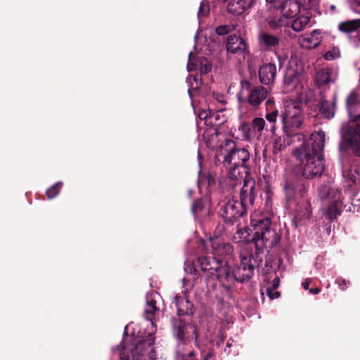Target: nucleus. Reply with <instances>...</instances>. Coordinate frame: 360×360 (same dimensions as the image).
<instances>
[{
    "label": "nucleus",
    "mask_w": 360,
    "mask_h": 360,
    "mask_svg": "<svg viewBox=\"0 0 360 360\" xmlns=\"http://www.w3.org/2000/svg\"><path fill=\"white\" fill-rule=\"evenodd\" d=\"M326 134L314 131L309 139L294 151V156L303 165L302 176L295 172L285 176L281 184L288 209L308 198L309 183L306 179L320 176L325 167L323 150Z\"/></svg>",
    "instance_id": "f257e3e1"
},
{
    "label": "nucleus",
    "mask_w": 360,
    "mask_h": 360,
    "mask_svg": "<svg viewBox=\"0 0 360 360\" xmlns=\"http://www.w3.org/2000/svg\"><path fill=\"white\" fill-rule=\"evenodd\" d=\"M155 331H140L137 335L127 337L112 349L113 354L120 360H155Z\"/></svg>",
    "instance_id": "f03ea898"
},
{
    "label": "nucleus",
    "mask_w": 360,
    "mask_h": 360,
    "mask_svg": "<svg viewBox=\"0 0 360 360\" xmlns=\"http://www.w3.org/2000/svg\"><path fill=\"white\" fill-rule=\"evenodd\" d=\"M222 163L229 170L228 177L230 180H239L249 174L248 163L250 160V153L244 147L239 146L232 139H226L222 146Z\"/></svg>",
    "instance_id": "7ed1b4c3"
},
{
    "label": "nucleus",
    "mask_w": 360,
    "mask_h": 360,
    "mask_svg": "<svg viewBox=\"0 0 360 360\" xmlns=\"http://www.w3.org/2000/svg\"><path fill=\"white\" fill-rule=\"evenodd\" d=\"M263 261L260 252L242 254L240 263L235 268L227 264L226 269H222L221 283L227 290H231L235 282L244 283L249 281L253 276L256 267H259Z\"/></svg>",
    "instance_id": "20e7f679"
},
{
    "label": "nucleus",
    "mask_w": 360,
    "mask_h": 360,
    "mask_svg": "<svg viewBox=\"0 0 360 360\" xmlns=\"http://www.w3.org/2000/svg\"><path fill=\"white\" fill-rule=\"evenodd\" d=\"M250 225L252 231V240L255 245V252L264 253V248L271 249L277 245L281 239V235L272 227L269 217L252 219Z\"/></svg>",
    "instance_id": "39448f33"
},
{
    "label": "nucleus",
    "mask_w": 360,
    "mask_h": 360,
    "mask_svg": "<svg viewBox=\"0 0 360 360\" xmlns=\"http://www.w3.org/2000/svg\"><path fill=\"white\" fill-rule=\"evenodd\" d=\"M281 120L285 134L288 137L302 136L297 132L304 120L302 109L300 104L295 102H288L285 104L284 110L281 111Z\"/></svg>",
    "instance_id": "423d86ee"
},
{
    "label": "nucleus",
    "mask_w": 360,
    "mask_h": 360,
    "mask_svg": "<svg viewBox=\"0 0 360 360\" xmlns=\"http://www.w3.org/2000/svg\"><path fill=\"white\" fill-rule=\"evenodd\" d=\"M345 107L349 120L342 123L340 127V139L360 121V98L356 91H353L347 96L345 100Z\"/></svg>",
    "instance_id": "0eeeda50"
},
{
    "label": "nucleus",
    "mask_w": 360,
    "mask_h": 360,
    "mask_svg": "<svg viewBox=\"0 0 360 360\" xmlns=\"http://www.w3.org/2000/svg\"><path fill=\"white\" fill-rule=\"evenodd\" d=\"M202 245L206 253L214 257L226 258L232 256L233 247L229 242H226L217 236H210L207 239L201 240Z\"/></svg>",
    "instance_id": "6e6552de"
},
{
    "label": "nucleus",
    "mask_w": 360,
    "mask_h": 360,
    "mask_svg": "<svg viewBox=\"0 0 360 360\" xmlns=\"http://www.w3.org/2000/svg\"><path fill=\"white\" fill-rule=\"evenodd\" d=\"M227 262L217 257L210 256H200L197 258L195 262V271L200 269L202 271L207 273L209 275H215L218 281L221 283V270L226 269Z\"/></svg>",
    "instance_id": "1a4fd4ad"
},
{
    "label": "nucleus",
    "mask_w": 360,
    "mask_h": 360,
    "mask_svg": "<svg viewBox=\"0 0 360 360\" xmlns=\"http://www.w3.org/2000/svg\"><path fill=\"white\" fill-rule=\"evenodd\" d=\"M247 214V209L238 200H228L219 204V215L226 223L234 224L238 219Z\"/></svg>",
    "instance_id": "9d476101"
},
{
    "label": "nucleus",
    "mask_w": 360,
    "mask_h": 360,
    "mask_svg": "<svg viewBox=\"0 0 360 360\" xmlns=\"http://www.w3.org/2000/svg\"><path fill=\"white\" fill-rule=\"evenodd\" d=\"M338 150L342 153L350 150L354 156L360 158V121L340 139Z\"/></svg>",
    "instance_id": "9b49d317"
},
{
    "label": "nucleus",
    "mask_w": 360,
    "mask_h": 360,
    "mask_svg": "<svg viewBox=\"0 0 360 360\" xmlns=\"http://www.w3.org/2000/svg\"><path fill=\"white\" fill-rule=\"evenodd\" d=\"M242 181L243 184L240 190V200L238 201L248 210L250 205H253L256 196L255 180L245 175L242 179L238 181L230 180L229 184L230 186L234 188L238 184H240Z\"/></svg>",
    "instance_id": "f8f14e48"
},
{
    "label": "nucleus",
    "mask_w": 360,
    "mask_h": 360,
    "mask_svg": "<svg viewBox=\"0 0 360 360\" xmlns=\"http://www.w3.org/2000/svg\"><path fill=\"white\" fill-rule=\"evenodd\" d=\"M294 213L293 223L298 227L309 220L312 214V209L309 198H305L295 204L292 209H289Z\"/></svg>",
    "instance_id": "ddd939ff"
},
{
    "label": "nucleus",
    "mask_w": 360,
    "mask_h": 360,
    "mask_svg": "<svg viewBox=\"0 0 360 360\" xmlns=\"http://www.w3.org/2000/svg\"><path fill=\"white\" fill-rule=\"evenodd\" d=\"M187 69L189 72L198 70L200 75H205L211 70L212 63L207 58L203 56L196 57L191 52Z\"/></svg>",
    "instance_id": "4468645a"
},
{
    "label": "nucleus",
    "mask_w": 360,
    "mask_h": 360,
    "mask_svg": "<svg viewBox=\"0 0 360 360\" xmlns=\"http://www.w3.org/2000/svg\"><path fill=\"white\" fill-rule=\"evenodd\" d=\"M188 328H191L193 330L195 328L197 330L195 326L186 323L181 318H173L172 319V334L176 340L186 341V340L189 339L188 337L186 336ZM193 331L194 330H193Z\"/></svg>",
    "instance_id": "2eb2a0df"
},
{
    "label": "nucleus",
    "mask_w": 360,
    "mask_h": 360,
    "mask_svg": "<svg viewBox=\"0 0 360 360\" xmlns=\"http://www.w3.org/2000/svg\"><path fill=\"white\" fill-rule=\"evenodd\" d=\"M301 5L297 0L281 1L276 5V10L281 11L282 15L287 18L296 17L300 12Z\"/></svg>",
    "instance_id": "dca6fc26"
},
{
    "label": "nucleus",
    "mask_w": 360,
    "mask_h": 360,
    "mask_svg": "<svg viewBox=\"0 0 360 360\" xmlns=\"http://www.w3.org/2000/svg\"><path fill=\"white\" fill-rule=\"evenodd\" d=\"M226 48L229 52L234 54L243 53L248 49V44L244 39L236 34L227 37Z\"/></svg>",
    "instance_id": "f3484780"
},
{
    "label": "nucleus",
    "mask_w": 360,
    "mask_h": 360,
    "mask_svg": "<svg viewBox=\"0 0 360 360\" xmlns=\"http://www.w3.org/2000/svg\"><path fill=\"white\" fill-rule=\"evenodd\" d=\"M173 302L176 308L177 315L179 318L182 316H191L193 315L195 311L194 306L186 297L176 295Z\"/></svg>",
    "instance_id": "a211bd4d"
},
{
    "label": "nucleus",
    "mask_w": 360,
    "mask_h": 360,
    "mask_svg": "<svg viewBox=\"0 0 360 360\" xmlns=\"http://www.w3.org/2000/svg\"><path fill=\"white\" fill-rule=\"evenodd\" d=\"M276 76V65L269 63L260 66L259 70V78L262 84L269 85L274 82Z\"/></svg>",
    "instance_id": "6ab92c4d"
},
{
    "label": "nucleus",
    "mask_w": 360,
    "mask_h": 360,
    "mask_svg": "<svg viewBox=\"0 0 360 360\" xmlns=\"http://www.w3.org/2000/svg\"><path fill=\"white\" fill-rule=\"evenodd\" d=\"M210 200L205 196L193 202L191 211L195 216L206 217L210 214Z\"/></svg>",
    "instance_id": "aec40b11"
},
{
    "label": "nucleus",
    "mask_w": 360,
    "mask_h": 360,
    "mask_svg": "<svg viewBox=\"0 0 360 360\" xmlns=\"http://www.w3.org/2000/svg\"><path fill=\"white\" fill-rule=\"evenodd\" d=\"M268 91L263 86L253 88L248 96V103L254 108L258 107L267 97Z\"/></svg>",
    "instance_id": "412c9836"
},
{
    "label": "nucleus",
    "mask_w": 360,
    "mask_h": 360,
    "mask_svg": "<svg viewBox=\"0 0 360 360\" xmlns=\"http://www.w3.org/2000/svg\"><path fill=\"white\" fill-rule=\"evenodd\" d=\"M336 98H333L332 103L327 100L321 99L319 101L317 107L321 116L327 120H330L335 116L336 108Z\"/></svg>",
    "instance_id": "4be33fe9"
},
{
    "label": "nucleus",
    "mask_w": 360,
    "mask_h": 360,
    "mask_svg": "<svg viewBox=\"0 0 360 360\" xmlns=\"http://www.w3.org/2000/svg\"><path fill=\"white\" fill-rule=\"evenodd\" d=\"M340 194L339 188L330 184L321 185L319 189V195L321 200H339Z\"/></svg>",
    "instance_id": "5701e85b"
},
{
    "label": "nucleus",
    "mask_w": 360,
    "mask_h": 360,
    "mask_svg": "<svg viewBox=\"0 0 360 360\" xmlns=\"http://www.w3.org/2000/svg\"><path fill=\"white\" fill-rule=\"evenodd\" d=\"M258 39L260 46L266 50H273L278 46L280 42V39L278 37L271 34L266 32H262L259 35Z\"/></svg>",
    "instance_id": "b1692460"
},
{
    "label": "nucleus",
    "mask_w": 360,
    "mask_h": 360,
    "mask_svg": "<svg viewBox=\"0 0 360 360\" xmlns=\"http://www.w3.org/2000/svg\"><path fill=\"white\" fill-rule=\"evenodd\" d=\"M333 69L330 68H325L319 70L316 75V80L319 87L328 85L330 82H333L332 79Z\"/></svg>",
    "instance_id": "393cba45"
},
{
    "label": "nucleus",
    "mask_w": 360,
    "mask_h": 360,
    "mask_svg": "<svg viewBox=\"0 0 360 360\" xmlns=\"http://www.w3.org/2000/svg\"><path fill=\"white\" fill-rule=\"evenodd\" d=\"M193 335H194V338H195L194 344H195V346L200 352L201 360H214V349L211 347H208L207 349L200 344V342L198 341L199 334H198V330H196L195 328L193 331Z\"/></svg>",
    "instance_id": "a878e982"
},
{
    "label": "nucleus",
    "mask_w": 360,
    "mask_h": 360,
    "mask_svg": "<svg viewBox=\"0 0 360 360\" xmlns=\"http://www.w3.org/2000/svg\"><path fill=\"white\" fill-rule=\"evenodd\" d=\"M300 81V74L294 69L288 70L283 79L284 85L289 89H294Z\"/></svg>",
    "instance_id": "bb28decb"
},
{
    "label": "nucleus",
    "mask_w": 360,
    "mask_h": 360,
    "mask_svg": "<svg viewBox=\"0 0 360 360\" xmlns=\"http://www.w3.org/2000/svg\"><path fill=\"white\" fill-rule=\"evenodd\" d=\"M360 28V18L341 22L338 25V30L342 33H352Z\"/></svg>",
    "instance_id": "cd10ccee"
},
{
    "label": "nucleus",
    "mask_w": 360,
    "mask_h": 360,
    "mask_svg": "<svg viewBox=\"0 0 360 360\" xmlns=\"http://www.w3.org/2000/svg\"><path fill=\"white\" fill-rule=\"evenodd\" d=\"M340 202L338 200H334L327 208L326 216L330 221H333L340 215Z\"/></svg>",
    "instance_id": "c85d7f7f"
},
{
    "label": "nucleus",
    "mask_w": 360,
    "mask_h": 360,
    "mask_svg": "<svg viewBox=\"0 0 360 360\" xmlns=\"http://www.w3.org/2000/svg\"><path fill=\"white\" fill-rule=\"evenodd\" d=\"M343 177L348 183L349 186H352L357 184L359 179V173L356 169H348L343 171Z\"/></svg>",
    "instance_id": "c756f323"
},
{
    "label": "nucleus",
    "mask_w": 360,
    "mask_h": 360,
    "mask_svg": "<svg viewBox=\"0 0 360 360\" xmlns=\"http://www.w3.org/2000/svg\"><path fill=\"white\" fill-rule=\"evenodd\" d=\"M309 21V17L305 15H299L292 20L291 27L294 31L297 32H300L304 29Z\"/></svg>",
    "instance_id": "7c9ffc66"
},
{
    "label": "nucleus",
    "mask_w": 360,
    "mask_h": 360,
    "mask_svg": "<svg viewBox=\"0 0 360 360\" xmlns=\"http://www.w3.org/2000/svg\"><path fill=\"white\" fill-rule=\"evenodd\" d=\"M159 312V307H150L146 304L143 316L147 321H150L153 328L155 326L156 316Z\"/></svg>",
    "instance_id": "2f4dec72"
},
{
    "label": "nucleus",
    "mask_w": 360,
    "mask_h": 360,
    "mask_svg": "<svg viewBox=\"0 0 360 360\" xmlns=\"http://www.w3.org/2000/svg\"><path fill=\"white\" fill-rule=\"evenodd\" d=\"M227 11L233 15H239L245 11L238 0H231L227 4Z\"/></svg>",
    "instance_id": "473e14b6"
},
{
    "label": "nucleus",
    "mask_w": 360,
    "mask_h": 360,
    "mask_svg": "<svg viewBox=\"0 0 360 360\" xmlns=\"http://www.w3.org/2000/svg\"><path fill=\"white\" fill-rule=\"evenodd\" d=\"M161 300V295L155 290H151L146 296V304L150 307H158L157 303Z\"/></svg>",
    "instance_id": "72a5a7b5"
},
{
    "label": "nucleus",
    "mask_w": 360,
    "mask_h": 360,
    "mask_svg": "<svg viewBox=\"0 0 360 360\" xmlns=\"http://www.w3.org/2000/svg\"><path fill=\"white\" fill-rule=\"evenodd\" d=\"M240 129L243 131L245 140H250L255 136V131L251 123L244 122L241 124Z\"/></svg>",
    "instance_id": "f704fd0d"
},
{
    "label": "nucleus",
    "mask_w": 360,
    "mask_h": 360,
    "mask_svg": "<svg viewBox=\"0 0 360 360\" xmlns=\"http://www.w3.org/2000/svg\"><path fill=\"white\" fill-rule=\"evenodd\" d=\"M63 184L61 182H57L48 188L46 191L48 199H53L60 193Z\"/></svg>",
    "instance_id": "c9c22d12"
},
{
    "label": "nucleus",
    "mask_w": 360,
    "mask_h": 360,
    "mask_svg": "<svg viewBox=\"0 0 360 360\" xmlns=\"http://www.w3.org/2000/svg\"><path fill=\"white\" fill-rule=\"evenodd\" d=\"M285 24V20L282 17H274L270 18L268 20L269 27L274 30H276L283 26Z\"/></svg>",
    "instance_id": "e433bc0d"
},
{
    "label": "nucleus",
    "mask_w": 360,
    "mask_h": 360,
    "mask_svg": "<svg viewBox=\"0 0 360 360\" xmlns=\"http://www.w3.org/2000/svg\"><path fill=\"white\" fill-rule=\"evenodd\" d=\"M286 147L285 139L282 137L276 139L274 143V153L277 154L283 150Z\"/></svg>",
    "instance_id": "4c0bfd02"
},
{
    "label": "nucleus",
    "mask_w": 360,
    "mask_h": 360,
    "mask_svg": "<svg viewBox=\"0 0 360 360\" xmlns=\"http://www.w3.org/2000/svg\"><path fill=\"white\" fill-rule=\"evenodd\" d=\"M224 122V119L221 120L219 112L212 111L208 124L210 126H217L223 124Z\"/></svg>",
    "instance_id": "58836bf2"
},
{
    "label": "nucleus",
    "mask_w": 360,
    "mask_h": 360,
    "mask_svg": "<svg viewBox=\"0 0 360 360\" xmlns=\"http://www.w3.org/2000/svg\"><path fill=\"white\" fill-rule=\"evenodd\" d=\"M251 124L255 131H257L260 132L264 128L265 120L262 117H256L252 120Z\"/></svg>",
    "instance_id": "ea45409f"
},
{
    "label": "nucleus",
    "mask_w": 360,
    "mask_h": 360,
    "mask_svg": "<svg viewBox=\"0 0 360 360\" xmlns=\"http://www.w3.org/2000/svg\"><path fill=\"white\" fill-rule=\"evenodd\" d=\"M340 56V52L338 48H333L326 52L324 58L327 60H332L338 58Z\"/></svg>",
    "instance_id": "a19ab883"
},
{
    "label": "nucleus",
    "mask_w": 360,
    "mask_h": 360,
    "mask_svg": "<svg viewBox=\"0 0 360 360\" xmlns=\"http://www.w3.org/2000/svg\"><path fill=\"white\" fill-rule=\"evenodd\" d=\"M320 41L318 39H314L313 37L305 38L303 41L302 46L307 49H314L319 46Z\"/></svg>",
    "instance_id": "79ce46f5"
},
{
    "label": "nucleus",
    "mask_w": 360,
    "mask_h": 360,
    "mask_svg": "<svg viewBox=\"0 0 360 360\" xmlns=\"http://www.w3.org/2000/svg\"><path fill=\"white\" fill-rule=\"evenodd\" d=\"M212 112V110H200L199 112L198 117H199V118L200 120H205L206 125H209L208 122L210 120Z\"/></svg>",
    "instance_id": "37998d69"
},
{
    "label": "nucleus",
    "mask_w": 360,
    "mask_h": 360,
    "mask_svg": "<svg viewBox=\"0 0 360 360\" xmlns=\"http://www.w3.org/2000/svg\"><path fill=\"white\" fill-rule=\"evenodd\" d=\"M336 283L338 284L339 288L342 290H346L349 285L350 283L344 278H339L336 280Z\"/></svg>",
    "instance_id": "c03bdc74"
},
{
    "label": "nucleus",
    "mask_w": 360,
    "mask_h": 360,
    "mask_svg": "<svg viewBox=\"0 0 360 360\" xmlns=\"http://www.w3.org/2000/svg\"><path fill=\"white\" fill-rule=\"evenodd\" d=\"M210 13V6L205 4L203 2L201 3L199 7L198 15L201 16H205Z\"/></svg>",
    "instance_id": "a18cd8bd"
},
{
    "label": "nucleus",
    "mask_w": 360,
    "mask_h": 360,
    "mask_svg": "<svg viewBox=\"0 0 360 360\" xmlns=\"http://www.w3.org/2000/svg\"><path fill=\"white\" fill-rule=\"evenodd\" d=\"M230 31L229 27L227 25H220L217 27L215 32L218 35L227 34Z\"/></svg>",
    "instance_id": "49530a36"
},
{
    "label": "nucleus",
    "mask_w": 360,
    "mask_h": 360,
    "mask_svg": "<svg viewBox=\"0 0 360 360\" xmlns=\"http://www.w3.org/2000/svg\"><path fill=\"white\" fill-rule=\"evenodd\" d=\"M240 86H241L242 90L248 91H249V93L251 91V90H252V83L248 80H242L240 82Z\"/></svg>",
    "instance_id": "de8ad7c7"
},
{
    "label": "nucleus",
    "mask_w": 360,
    "mask_h": 360,
    "mask_svg": "<svg viewBox=\"0 0 360 360\" xmlns=\"http://www.w3.org/2000/svg\"><path fill=\"white\" fill-rule=\"evenodd\" d=\"M277 115H278V110H273V111H272V112H268V113H266V119L269 122H276V120Z\"/></svg>",
    "instance_id": "09e8293b"
},
{
    "label": "nucleus",
    "mask_w": 360,
    "mask_h": 360,
    "mask_svg": "<svg viewBox=\"0 0 360 360\" xmlns=\"http://www.w3.org/2000/svg\"><path fill=\"white\" fill-rule=\"evenodd\" d=\"M267 295L271 300H274L280 297V292L278 291H274L273 288H267Z\"/></svg>",
    "instance_id": "8fccbe9b"
},
{
    "label": "nucleus",
    "mask_w": 360,
    "mask_h": 360,
    "mask_svg": "<svg viewBox=\"0 0 360 360\" xmlns=\"http://www.w3.org/2000/svg\"><path fill=\"white\" fill-rule=\"evenodd\" d=\"M245 11L250 8L255 3V0H238Z\"/></svg>",
    "instance_id": "3c124183"
},
{
    "label": "nucleus",
    "mask_w": 360,
    "mask_h": 360,
    "mask_svg": "<svg viewBox=\"0 0 360 360\" xmlns=\"http://www.w3.org/2000/svg\"><path fill=\"white\" fill-rule=\"evenodd\" d=\"M225 339L226 335L221 331H219L217 339L216 340V346L219 347L224 342Z\"/></svg>",
    "instance_id": "603ef678"
},
{
    "label": "nucleus",
    "mask_w": 360,
    "mask_h": 360,
    "mask_svg": "<svg viewBox=\"0 0 360 360\" xmlns=\"http://www.w3.org/2000/svg\"><path fill=\"white\" fill-rule=\"evenodd\" d=\"M198 359L196 358L195 352L193 349H190L186 354H185V360Z\"/></svg>",
    "instance_id": "864d4df0"
},
{
    "label": "nucleus",
    "mask_w": 360,
    "mask_h": 360,
    "mask_svg": "<svg viewBox=\"0 0 360 360\" xmlns=\"http://www.w3.org/2000/svg\"><path fill=\"white\" fill-rule=\"evenodd\" d=\"M279 284H280V278H279V277L276 276L274 278V279L272 281V285H271V288H273V290H276L278 288Z\"/></svg>",
    "instance_id": "5fc2aeb1"
},
{
    "label": "nucleus",
    "mask_w": 360,
    "mask_h": 360,
    "mask_svg": "<svg viewBox=\"0 0 360 360\" xmlns=\"http://www.w3.org/2000/svg\"><path fill=\"white\" fill-rule=\"evenodd\" d=\"M268 4H272L273 7L276 9V5L280 4L282 0H266Z\"/></svg>",
    "instance_id": "6e6d98bb"
},
{
    "label": "nucleus",
    "mask_w": 360,
    "mask_h": 360,
    "mask_svg": "<svg viewBox=\"0 0 360 360\" xmlns=\"http://www.w3.org/2000/svg\"><path fill=\"white\" fill-rule=\"evenodd\" d=\"M309 292L313 295L319 294L321 292L320 288H309Z\"/></svg>",
    "instance_id": "4d7b16f0"
},
{
    "label": "nucleus",
    "mask_w": 360,
    "mask_h": 360,
    "mask_svg": "<svg viewBox=\"0 0 360 360\" xmlns=\"http://www.w3.org/2000/svg\"><path fill=\"white\" fill-rule=\"evenodd\" d=\"M207 181H208V184L209 185H212V184H213L214 183V177H213V176L212 174H209L207 175Z\"/></svg>",
    "instance_id": "13d9d810"
},
{
    "label": "nucleus",
    "mask_w": 360,
    "mask_h": 360,
    "mask_svg": "<svg viewBox=\"0 0 360 360\" xmlns=\"http://www.w3.org/2000/svg\"><path fill=\"white\" fill-rule=\"evenodd\" d=\"M309 284H310V279H307L304 282L302 283V287L305 290H308L309 288Z\"/></svg>",
    "instance_id": "bf43d9fd"
},
{
    "label": "nucleus",
    "mask_w": 360,
    "mask_h": 360,
    "mask_svg": "<svg viewBox=\"0 0 360 360\" xmlns=\"http://www.w3.org/2000/svg\"><path fill=\"white\" fill-rule=\"evenodd\" d=\"M274 105V101L271 99L267 100V101L266 102V105L268 109L271 108Z\"/></svg>",
    "instance_id": "052dcab7"
},
{
    "label": "nucleus",
    "mask_w": 360,
    "mask_h": 360,
    "mask_svg": "<svg viewBox=\"0 0 360 360\" xmlns=\"http://www.w3.org/2000/svg\"><path fill=\"white\" fill-rule=\"evenodd\" d=\"M233 339H231V338L229 339V340H227V342H226V347H232V345H233Z\"/></svg>",
    "instance_id": "680f3d73"
},
{
    "label": "nucleus",
    "mask_w": 360,
    "mask_h": 360,
    "mask_svg": "<svg viewBox=\"0 0 360 360\" xmlns=\"http://www.w3.org/2000/svg\"><path fill=\"white\" fill-rule=\"evenodd\" d=\"M198 79H201L200 77H199L198 75H195L193 77V79L197 82L198 81Z\"/></svg>",
    "instance_id": "e2e57ef3"
},
{
    "label": "nucleus",
    "mask_w": 360,
    "mask_h": 360,
    "mask_svg": "<svg viewBox=\"0 0 360 360\" xmlns=\"http://www.w3.org/2000/svg\"><path fill=\"white\" fill-rule=\"evenodd\" d=\"M359 201V200H356V202H352V205H357V202Z\"/></svg>",
    "instance_id": "0e129e2a"
},
{
    "label": "nucleus",
    "mask_w": 360,
    "mask_h": 360,
    "mask_svg": "<svg viewBox=\"0 0 360 360\" xmlns=\"http://www.w3.org/2000/svg\"><path fill=\"white\" fill-rule=\"evenodd\" d=\"M359 201V200H356V202H352V205H357V202Z\"/></svg>",
    "instance_id": "69168bd1"
},
{
    "label": "nucleus",
    "mask_w": 360,
    "mask_h": 360,
    "mask_svg": "<svg viewBox=\"0 0 360 360\" xmlns=\"http://www.w3.org/2000/svg\"><path fill=\"white\" fill-rule=\"evenodd\" d=\"M330 8H331L332 10H334V9L335 8V6H333V5H332V6H330Z\"/></svg>",
    "instance_id": "338daca9"
},
{
    "label": "nucleus",
    "mask_w": 360,
    "mask_h": 360,
    "mask_svg": "<svg viewBox=\"0 0 360 360\" xmlns=\"http://www.w3.org/2000/svg\"><path fill=\"white\" fill-rule=\"evenodd\" d=\"M356 1H357L358 5L360 6V0H356Z\"/></svg>",
    "instance_id": "774afa93"
}]
</instances>
